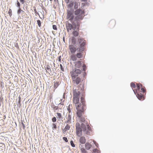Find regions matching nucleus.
I'll return each instance as SVG.
<instances>
[{"label": "nucleus", "instance_id": "1", "mask_svg": "<svg viewBox=\"0 0 153 153\" xmlns=\"http://www.w3.org/2000/svg\"><path fill=\"white\" fill-rule=\"evenodd\" d=\"M80 3L77 1H70L68 4L70 10L68 11L67 18L69 19L71 23L66 22V28L68 31L71 30H75L77 27L80 25L79 22L84 17V11L80 8H78Z\"/></svg>", "mask_w": 153, "mask_h": 153}, {"label": "nucleus", "instance_id": "2", "mask_svg": "<svg viewBox=\"0 0 153 153\" xmlns=\"http://www.w3.org/2000/svg\"><path fill=\"white\" fill-rule=\"evenodd\" d=\"M86 125L82 123L81 126L79 123H77L76 124V134L79 137H80L82 135V131L84 134L87 135H91V128L87 124Z\"/></svg>", "mask_w": 153, "mask_h": 153}, {"label": "nucleus", "instance_id": "3", "mask_svg": "<svg viewBox=\"0 0 153 153\" xmlns=\"http://www.w3.org/2000/svg\"><path fill=\"white\" fill-rule=\"evenodd\" d=\"M81 72V71L80 69L75 68L72 71L70 72V74L72 77H74V78H75L76 76H77Z\"/></svg>", "mask_w": 153, "mask_h": 153}, {"label": "nucleus", "instance_id": "4", "mask_svg": "<svg viewBox=\"0 0 153 153\" xmlns=\"http://www.w3.org/2000/svg\"><path fill=\"white\" fill-rule=\"evenodd\" d=\"M86 41H83L82 43L80 45V46H79V48H77L79 49L78 51L79 53H83L82 52L84 50V47L86 44Z\"/></svg>", "mask_w": 153, "mask_h": 153}, {"label": "nucleus", "instance_id": "5", "mask_svg": "<svg viewBox=\"0 0 153 153\" xmlns=\"http://www.w3.org/2000/svg\"><path fill=\"white\" fill-rule=\"evenodd\" d=\"M69 48L71 51V53L72 54L74 53L78 49V48H76L72 45H69Z\"/></svg>", "mask_w": 153, "mask_h": 153}, {"label": "nucleus", "instance_id": "6", "mask_svg": "<svg viewBox=\"0 0 153 153\" xmlns=\"http://www.w3.org/2000/svg\"><path fill=\"white\" fill-rule=\"evenodd\" d=\"M73 94L74 98L79 97L80 92L79 91L76 89L74 90Z\"/></svg>", "mask_w": 153, "mask_h": 153}, {"label": "nucleus", "instance_id": "7", "mask_svg": "<svg viewBox=\"0 0 153 153\" xmlns=\"http://www.w3.org/2000/svg\"><path fill=\"white\" fill-rule=\"evenodd\" d=\"M86 140L85 137H81L79 139V142L80 143L82 144H84L85 143Z\"/></svg>", "mask_w": 153, "mask_h": 153}, {"label": "nucleus", "instance_id": "8", "mask_svg": "<svg viewBox=\"0 0 153 153\" xmlns=\"http://www.w3.org/2000/svg\"><path fill=\"white\" fill-rule=\"evenodd\" d=\"M83 111L81 109H77L76 112V114L78 117H80L82 116V113Z\"/></svg>", "mask_w": 153, "mask_h": 153}, {"label": "nucleus", "instance_id": "9", "mask_svg": "<svg viewBox=\"0 0 153 153\" xmlns=\"http://www.w3.org/2000/svg\"><path fill=\"white\" fill-rule=\"evenodd\" d=\"M84 41H85L83 39L80 37V36H79L78 38V45H79L78 46H80V45Z\"/></svg>", "mask_w": 153, "mask_h": 153}, {"label": "nucleus", "instance_id": "10", "mask_svg": "<svg viewBox=\"0 0 153 153\" xmlns=\"http://www.w3.org/2000/svg\"><path fill=\"white\" fill-rule=\"evenodd\" d=\"M82 65L81 61H78L75 62V66L76 68H79Z\"/></svg>", "mask_w": 153, "mask_h": 153}, {"label": "nucleus", "instance_id": "11", "mask_svg": "<svg viewBox=\"0 0 153 153\" xmlns=\"http://www.w3.org/2000/svg\"><path fill=\"white\" fill-rule=\"evenodd\" d=\"M142 86V85L141 84H139V83H137V90L136 92H135L134 90H133L134 94H136V92H137V91H140V88Z\"/></svg>", "mask_w": 153, "mask_h": 153}, {"label": "nucleus", "instance_id": "12", "mask_svg": "<svg viewBox=\"0 0 153 153\" xmlns=\"http://www.w3.org/2000/svg\"><path fill=\"white\" fill-rule=\"evenodd\" d=\"M85 146L86 149L89 150L91 148L92 146L89 143H86L85 144Z\"/></svg>", "mask_w": 153, "mask_h": 153}, {"label": "nucleus", "instance_id": "13", "mask_svg": "<svg viewBox=\"0 0 153 153\" xmlns=\"http://www.w3.org/2000/svg\"><path fill=\"white\" fill-rule=\"evenodd\" d=\"M75 79L74 80H73L75 81L77 85H78L81 82V79L79 77H77L76 78H75Z\"/></svg>", "mask_w": 153, "mask_h": 153}, {"label": "nucleus", "instance_id": "14", "mask_svg": "<svg viewBox=\"0 0 153 153\" xmlns=\"http://www.w3.org/2000/svg\"><path fill=\"white\" fill-rule=\"evenodd\" d=\"M136 96L138 99L140 100H141L143 97V95L141 93H140V94L139 93H137V94L136 95Z\"/></svg>", "mask_w": 153, "mask_h": 153}, {"label": "nucleus", "instance_id": "15", "mask_svg": "<svg viewBox=\"0 0 153 153\" xmlns=\"http://www.w3.org/2000/svg\"><path fill=\"white\" fill-rule=\"evenodd\" d=\"M76 57L75 55L73 54L71 56V59L73 61H76Z\"/></svg>", "mask_w": 153, "mask_h": 153}, {"label": "nucleus", "instance_id": "16", "mask_svg": "<svg viewBox=\"0 0 153 153\" xmlns=\"http://www.w3.org/2000/svg\"><path fill=\"white\" fill-rule=\"evenodd\" d=\"M56 114L57 115V118L59 120H62L63 119V117L61 113L57 112Z\"/></svg>", "mask_w": 153, "mask_h": 153}, {"label": "nucleus", "instance_id": "17", "mask_svg": "<svg viewBox=\"0 0 153 153\" xmlns=\"http://www.w3.org/2000/svg\"><path fill=\"white\" fill-rule=\"evenodd\" d=\"M76 57L78 58H82L83 54L81 53H78L75 55Z\"/></svg>", "mask_w": 153, "mask_h": 153}, {"label": "nucleus", "instance_id": "18", "mask_svg": "<svg viewBox=\"0 0 153 153\" xmlns=\"http://www.w3.org/2000/svg\"><path fill=\"white\" fill-rule=\"evenodd\" d=\"M45 69L46 70H48L50 72H51V71L50 68V66L48 65H47L45 67Z\"/></svg>", "mask_w": 153, "mask_h": 153}, {"label": "nucleus", "instance_id": "19", "mask_svg": "<svg viewBox=\"0 0 153 153\" xmlns=\"http://www.w3.org/2000/svg\"><path fill=\"white\" fill-rule=\"evenodd\" d=\"M15 5L18 8L20 7V4L18 0H17L15 3Z\"/></svg>", "mask_w": 153, "mask_h": 153}, {"label": "nucleus", "instance_id": "20", "mask_svg": "<svg viewBox=\"0 0 153 153\" xmlns=\"http://www.w3.org/2000/svg\"><path fill=\"white\" fill-rule=\"evenodd\" d=\"M73 45H75L76 44V39L74 38H73L71 39Z\"/></svg>", "mask_w": 153, "mask_h": 153}, {"label": "nucleus", "instance_id": "21", "mask_svg": "<svg viewBox=\"0 0 153 153\" xmlns=\"http://www.w3.org/2000/svg\"><path fill=\"white\" fill-rule=\"evenodd\" d=\"M51 107L55 110H57L58 109V106H56L54 105H51Z\"/></svg>", "mask_w": 153, "mask_h": 153}, {"label": "nucleus", "instance_id": "22", "mask_svg": "<svg viewBox=\"0 0 153 153\" xmlns=\"http://www.w3.org/2000/svg\"><path fill=\"white\" fill-rule=\"evenodd\" d=\"M74 30V31L73 32V35L75 36H78L79 35L77 31L75 30Z\"/></svg>", "mask_w": 153, "mask_h": 153}, {"label": "nucleus", "instance_id": "23", "mask_svg": "<svg viewBox=\"0 0 153 153\" xmlns=\"http://www.w3.org/2000/svg\"><path fill=\"white\" fill-rule=\"evenodd\" d=\"M70 126L68 124H67L66 126H65L64 128V130L65 131L67 130H68L70 128Z\"/></svg>", "mask_w": 153, "mask_h": 153}, {"label": "nucleus", "instance_id": "24", "mask_svg": "<svg viewBox=\"0 0 153 153\" xmlns=\"http://www.w3.org/2000/svg\"><path fill=\"white\" fill-rule=\"evenodd\" d=\"M71 114H68V116L67 117V119L68 120V121H70L71 120Z\"/></svg>", "mask_w": 153, "mask_h": 153}, {"label": "nucleus", "instance_id": "25", "mask_svg": "<svg viewBox=\"0 0 153 153\" xmlns=\"http://www.w3.org/2000/svg\"><path fill=\"white\" fill-rule=\"evenodd\" d=\"M19 8V9L18 10L17 12V13L18 15H19L20 14V13L22 12H24L23 10H21V9L20 8H20Z\"/></svg>", "mask_w": 153, "mask_h": 153}, {"label": "nucleus", "instance_id": "26", "mask_svg": "<svg viewBox=\"0 0 153 153\" xmlns=\"http://www.w3.org/2000/svg\"><path fill=\"white\" fill-rule=\"evenodd\" d=\"M79 120H80V121L81 122H84L85 121V118L83 117H79Z\"/></svg>", "mask_w": 153, "mask_h": 153}, {"label": "nucleus", "instance_id": "27", "mask_svg": "<svg viewBox=\"0 0 153 153\" xmlns=\"http://www.w3.org/2000/svg\"><path fill=\"white\" fill-rule=\"evenodd\" d=\"M85 108L86 107L85 104H82V107L81 108V110H82V111L84 112V111L85 109Z\"/></svg>", "mask_w": 153, "mask_h": 153}, {"label": "nucleus", "instance_id": "28", "mask_svg": "<svg viewBox=\"0 0 153 153\" xmlns=\"http://www.w3.org/2000/svg\"><path fill=\"white\" fill-rule=\"evenodd\" d=\"M53 127H52V129L53 130H56L57 128V127L55 123H53Z\"/></svg>", "mask_w": 153, "mask_h": 153}, {"label": "nucleus", "instance_id": "29", "mask_svg": "<svg viewBox=\"0 0 153 153\" xmlns=\"http://www.w3.org/2000/svg\"><path fill=\"white\" fill-rule=\"evenodd\" d=\"M93 152L97 153H100V151L98 150L97 149H96L93 150Z\"/></svg>", "mask_w": 153, "mask_h": 153}, {"label": "nucleus", "instance_id": "30", "mask_svg": "<svg viewBox=\"0 0 153 153\" xmlns=\"http://www.w3.org/2000/svg\"><path fill=\"white\" fill-rule=\"evenodd\" d=\"M37 22L39 26L40 27L41 25V21L39 20H38L37 21Z\"/></svg>", "mask_w": 153, "mask_h": 153}, {"label": "nucleus", "instance_id": "31", "mask_svg": "<svg viewBox=\"0 0 153 153\" xmlns=\"http://www.w3.org/2000/svg\"><path fill=\"white\" fill-rule=\"evenodd\" d=\"M131 86L132 88H135L136 87V85L135 84L134 82H131Z\"/></svg>", "mask_w": 153, "mask_h": 153}, {"label": "nucleus", "instance_id": "32", "mask_svg": "<svg viewBox=\"0 0 153 153\" xmlns=\"http://www.w3.org/2000/svg\"><path fill=\"white\" fill-rule=\"evenodd\" d=\"M59 85V84L58 82H56L55 83H54V88H57V87H58V86Z\"/></svg>", "mask_w": 153, "mask_h": 153}, {"label": "nucleus", "instance_id": "33", "mask_svg": "<svg viewBox=\"0 0 153 153\" xmlns=\"http://www.w3.org/2000/svg\"><path fill=\"white\" fill-rule=\"evenodd\" d=\"M82 68L83 70L84 71H85V70H86V65L85 64L83 65Z\"/></svg>", "mask_w": 153, "mask_h": 153}, {"label": "nucleus", "instance_id": "34", "mask_svg": "<svg viewBox=\"0 0 153 153\" xmlns=\"http://www.w3.org/2000/svg\"><path fill=\"white\" fill-rule=\"evenodd\" d=\"M78 105H77V106L76 107V109H81V108L80 107H81V104H80V103H79L78 104H77Z\"/></svg>", "mask_w": 153, "mask_h": 153}, {"label": "nucleus", "instance_id": "35", "mask_svg": "<svg viewBox=\"0 0 153 153\" xmlns=\"http://www.w3.org/2000/svg\"><path fill=\"white\" fill-rule=\"evenodd\" d=\"M81 150L82 152V153H87V152L85 151L84 148H81Z\"/></svg>", "mask_w": 153, "mask_h": 153}, {"label": "nucleus", "instance_id": "36", "mask_svg": "<svg viewBox=\"0 0 153 153\" xmlns=\"http://www.w3.org/2000/svg\"><path fill=\"white\" fill-rule=\"evenodd\" d=\"M81 102L82 104H84L85 102L84 101V99L83 97H81Z\"/></svg>", "mask_w": 153, "mask_h": 153}, {"label": "nucleus", "instance_id": "37", "mask_svg": "<svg viewBox=\"0 0 153 153\" xmlns=\"http://www.w3.org/2000/svg\"><path fill=\"white\" fill-rule=\"evenodd\" d=\"M70 144L71 145V146L72 147H74L75 146V145L74 144V142L73 141L71 140L70 141Z\"/></svg>", "mask_w": 153, "mask_h": 153}, {"label": "nucleus", "instance_id": "38", "mask_svg": "<svg viewBox=\"0 0 153 153\" xmlns=\"http://www.w3.org/2000/svg\"><path fill=\"white\" fill-rule=\"evenodd\" d=\"M34 8H35V9H34V12L35 13V15H39V14L38 12H37L36 7H33Z\"/></svg>", "mask_w": 153, "mask_h": 153}, {"label": "nucleus", "instance_id": "39", "mask_svg": "<svg viewBox=\"0 0 153 153\" xmlns=\"http://www.w3.org/2000/svg\"><path fill=\"white\" fill-rule=\"evenodd\" d=\"M76 99V103L78 104L79 103V97L75 98Z\"/></svg>", "mask_w": 153, "mask_h": 153}, {"label": "nucleus", "instance_id": "40", "mask_svg": "<svg viewBox=\"0 0 153 153\" xmlns=\"http://www.w3.org/2000/svg\"><path fill=\"white\" fill-rule=\"evenodd\" d=\"M52 121L53 122H55L56 120V119L55 117H53L52 119Z\"/></svg>", "mask_w": 153, "mask_h": 153}, {"label": "nucleus", "instance_id": "41", "mask_svg": "<svg viewBox=\"0 0 153 153\" xmlns=\"http://www.w3.org/2000/svg\"><path fill=\"white\" fill-rule=\"evenodd\" d=\"M53 28V29L57 30V29L56 26L55 25H53L52 26Z\"/></svg>", "mask_w": 153, "mask_h": 153}, {"label": "nucleus", "instance_id": "42", "mask_svg": "<svg viewBox=\"0 0 153 153\" xmlns=\"http://www.w3.org/2000/svg\"><path fill=\"white\" fill-rule=\"evenodd\" d=\"M21 123L22 126L23 128L24 129L25 127V124L24 123L23 121L22 120H21Z\"/></svg>", "mask_w": 153, "mask_h": 153}, {"label": "nucleus", "instance_id": "43", "mask_svg": "<svg viewBox=\"0 0 153 153\" xmlns=\"http://www.w3.org/2000/svg\"><path fill=\"white\" fill-rule=\"evenodd\" d=\"M76 1L75 0H66V2L67 3H68L69 2L70 3V1Z\"/></svg>", "mask_w": 153, "mask_h": 153}, {"label": "nucleus", "instance_id": "44", "mask_svg": "<svg viewBox=\"0 0 153 153\" xmlns=\"http://www.w3.org/2000/svg\"><path fill=\"white\" fill-rule=\"evenodd\" d=\"M63 139L66 142H68L67 138L66 137H63Z\"/></svg>", "mask_w": 153, "mask_h": 153}, {"label": "nucleus", "instance_id": "45", "mask_svg": "<svg viewBox=\"0 0 153 153\" xmlns=\"http://www.w3.org/2000/svg\"><path fill=\"white\" fill-rule=\"evenodd\" d=\"M141 91L143 92V93H144L145 92V89L144 88H143L142 87H141Z\"/></svg>", "mask_w": 153, "mask_h": 153}, {"label": "nucleus", "instance_id": "46", "mask_svg": "<svg viewBox=\"0 0 153 153\" xmlns=\"http://www.w3.org/2000/svg\"><path fill=\"white\" fill-rule=\"evenodd\" d=\"M93 142L95 144V146L97 147L98 148V143H96V142L94 141V140H93Z\"/></svg>", "mask_w": 153, "mask_h": 153}, {"label": "nucleus", "instance_id": "47", "mask_svg": "<svg viewBox=\"0 0 153 153\" xmlns=\"http://www.w3.org/2000/svg\"><path fill=\"white\" fill-rule=\"evenodd\" d=\"M60 67L61 70L62 71H64V68L63 67V66H62V64H60Z\"/></svg>", "mask_w": 153, "mask_h": 153}, {"label": "nucleus", "instance_id": "48", "mask_svg": "<svg viewBox=\"0 0 153 153\" xmlns=\"http://www.w3.org/2000/svg\"><path fill=\"white\" fill-rule=\"evenodd\" d=\"M20 2L22 4H24L25 3V1L24 0H19Z\"/></svg>", "mask_w": 153, "mask_h": 153}, {"label": "nucleus", "instance_id": "49", "mask_svg": "<svg viewBox=\"0 0 153 153\" xmlns=\"http://www.w3.org/2000/svg\"><path fill=\"white\" fill-rule=\"evenodd\" d=\"M20 102H21V100H18V102H17V105H20Z\"/></svg>", "mask_w": 153, "mask_h": 153}, {"label": "nucleus", "instance_id": "50", "mask_svg": "<svg viewBox=\"0 0 153 153\" xmlns=\"http://www.w3.org/2000/svg\"><path fill=\"white\" fill-rule=\"evenodd\" d=\"M68 110L69 112V114H71V111L70 109V108H69L68 107Z\"/></svg>", "mask_w": 153, "mask_h": 153}, {"label": "nucleus", "instance_id": "51", "mask_svg": "<svg viewBox=\"0 0 153 153\" xmlns=\"http://www.w3.org/2000/svg\"><path fill=\"white\" fill-rule=\"evenodd\" d=\"M82 144H81V143H80L79 144V147L81 149V148H82V147L83 146V145H82Z\"/></svg>", "mask_w": 153, "mask_h": 153}, {"label": "nucleus", "instance_id": "52", "mask_svg": "<svg viewBox=\"0 0 153 153\" xmlns=\"http://www.w3.org/2000/svg\"><path fill=\"white\" fill-rule=\"evenodd\" d=\"M61 56H59V59H58V61H59V62H60L61 61Z\"/></svg>", "mask_w": 153, "mask_h": 153}, {"label": "nucleus", "instance_id": "53", "mask_svg": "<svg viewBox=\"0 0 153 153\" xmlns=\"http://www.w3.org/2000/svg\"><path fill=\"white\" fill-rule=\"evenodd\" d=\"M21 96H20V95H19V97H18V100H21Z\"/></svg>", "mask_w": 153, "mask_h": 153}, {"label": "nucleus", "instance_id": "54", "mask_svg": "<svg viewBox=\"0 0 153 153\" xmlns=\"http://www.w3.org/2000/svg\"><path fill=\"white\" fill-rule=\"evenodd\" d=\"M17 46H18V44L17 43H16L15 44V46L17 47Z\"/></svg>", "mask_w": 153, "mask_h": 153}, {"label": "nucleus", "instance_id": "55", "mask_svg": "<svg viewBox=\"0 0 153 153\" xmlns=\"http://www.w3.org/2000/svg\"><path fill=\"white\" fill-rule=\"evenodd\" d=\"M82 1L85 2L87 1V0H80Z\"/></svg>", "mask_w": 153, "mask_h": 153}, {"label": "nucleus", "instance_id": "56", "mask_svg": "<svg viewBox=\"0 0 153 153\" xmlns=\"http://www.w3.org/2000/svg\"><path fill=\"white\" fill-rule=\"evenodd\" d=\"M69 121H68H68L65 122V123H68Z\"/></svg>", "mask_w": 153, "mask_h": 153}, {"label": "nucleus", "instance_id": "57", "mask_svg": "<svg viewBox=\"0 0 153 153\" xmlns=\"http://www.w3.org/2000/svg\"><path fill=\"white\" fill-rule=\"evenodd\" d=\"M86 74V73L85 72H84V76H85Z\"/></svg>", "mask_w": 153, "mask_h": 153}, {"label": "nucleus", "instance_id": "58", "mask_svg": "<svg viewBox=\"0 0 153 153\" xmlns=\"http://www.w3.org/2000/svg\"><path fill=\"white\" fill-rule=\"evenodd\" d=\"M60 104H61L62 105H63V104H62V103L61 104V103H60L59 104V105Z\"/></svg>", "mask_w": 153, "mask_h": 153}, {"label": "nucleus", "instance_id": "59", "mask_svg": "<svg viewBox=\"0 0 153 153\" xmlns=\"http://www.w3.org/2000/svg\"><path fill=\"white\" fill-rule=\"evenodd\" d=\"M63 41L64 42V41H65V38H64V37H63Z\"/></svg>", "mask_w": 153, "mask_h": 153}, {"label": "nucleus", "instance_id": "60", "mask_svg": "<svg viewBox=\"0 0 153 153\" xmlns=\"http://www.w3.org/2000/svg\"><path fill=\"white\" fill-rule=\"evenodd\" d=\"M4 119H5L6 118V117H5V116H4Z\"/></svg>", "mask_w": 153, "mask_h": 153}, {"label": "nucleus", "instance_id": "61", "mask_svg": "<svg viewBox=\"0 0 153 153\" xmlns=\"http://www.w3.org/2000/svg\"><path fill=\"white\" fill-rule=\"evenodd\" d=\"M4 119H5L6 118V117H5V116H4Z\"/></svg>", "mask_w": 153, "mask_h": 153}, {"label": "nucleus", "instance_id": "62", "mask_svg": "<svg viewBox=\"0 0 153 153\" xmlns=\"http://www.w3.org/2000/svg\"><path fill=\"white\" fill-rule=\"evenodd\" d=\"M62 99H61V100H60L61 101H62Z\"/></svg>", "mask_w": 153, "mask_h": 153}, {"label": "nucleus", "instance_id": "63", "mask_svg": "<svg viewBox=\"0 0 153 153\" xmlns=\"http://www.w3.org/2000/svg\"><path fill=\"white\" fill-rule=\"evenodd\" d=\"M50 1H52V0H50Z\"/></svg>", "mask_w": 153, "mask_h": 153}]
</instances>
